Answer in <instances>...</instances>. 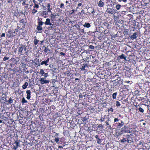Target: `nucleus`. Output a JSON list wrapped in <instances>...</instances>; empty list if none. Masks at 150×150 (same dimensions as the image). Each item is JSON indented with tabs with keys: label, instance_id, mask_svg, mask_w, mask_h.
I'll return each mask as SVG.
<instances>
[{
	"label": "nucleus",
	"instance_id": "obj_1",
	"mask_svg": "<svg viewBox=\"0 0 150 150\" xmlns=\"http://www.w3.org/2000/svg\"><path fill=\"white\" fill-rule=\"evenodd\" d=\"M87 54L86 52H82L81 53V55L82 56L83 59L84 61H86L84 63L81 64V66L80 68L82 71H84L85 72H86L88 70V66L87 64L88 61H87V59H89V57H86V58H84L85 57L83 56L85 54L86 55Z\"/></svg>",
	"mask_w": 150,
	"mask_h": 150
},
{
	"label": "nucleus",
	"instance_id": "obj_2",
	"mask_svg": "<svg viewBox=\"0 0 150 150\" xmlns=\"http://www.w3.org/2000/svg\"><path fill=\"white\" fill-rule=\"evenodd\" d=\"M46 0H33V2L34 4L33 9L32 10V13L34 14L37 12L39 8V4L43 2H45Z\"/></svg>",
	"mask_w": 150,
	"mask_h": 150
},
{
	"label": "nucleus",
	"instance_id": "obj_3",
	"mask_svg": "<svg viewBox=\"0 0 150 150\" xmlns=\"http://www.w3.org/2000/svg\"><path fill=\"white\" fill-rule=\"evenodd\" d=\"M42 19L40 17H38L37 19L38 25L36 28L37 33H41L43 31V28L42 26L44 24V22L42 21Z\"/></svg>",
	"mask_w": 150,
	"mask_h": 150
},
{
	"label": "nucleus",
	"instance_id": "obj_4",
	"mask_svg": "<svg viewBox=\"0 0 150 150\" xmlns=\"http://www.w3.org/2000/svg\"><path fill=\"white\" fill-rule=\"evenodd\" d=\"M126 137V138H123L120 140L121 142L125 143L127 142L128 143L130 144L133 142L134 137L132 134H127Z\"/></svg>",
	"mask_w": 150,
	"mask_h": 150
},
{
	"label": "nucleus",
	"instance_id": "obj_5",
	"mask_svg": "<svg viewBox=\"0 0 150 150\" xmlns=\"http://www.w3.org/2000/svg\"><path fill=\"white\" fill-rule=\"evenodd\" d=\"M114 122L117 129H120L124 125L123 121L120 120L118 117L115 118L114 119Z\"/></svg>",
	"mask_w": 150,
	"mask_h": 150
},
{
	"label": "nucleus",
	"instance_id": "obj_6",
	"mask_svg": "<svg viewBox=\"0 0 150 150\" xmlns=\"http://www.w3.org/2000/svg\"><path fill=\"white\" fill-rule=\"evenodd\" d=\"M27 52L26 46L22 45L18 47V53L20 55H24Z\"/></svg>",
	"mask_w": 150,
	"mask_h": 150
},
{
	"label": "nucleus",
	"instance_id": "obj_7",
	"mask_svg": "<svg viewBox=\"0 0 150 150\" xmlns=\"http://www.w3.org/2000/svg\"><path fill=\"white\" fill-rule=\"evenodd\" d=\"M13 30L10 29L6 32V36L7 38L13 39V38H15V35L13 34Z\"/></svg>",
	"mask_w": 150,
	"mask_h": 150
},
{
	"label": "nucleus",
	"instance_id": "obj_8",
	"mask_svg": "<svg viewBox=\"0 0 150 150\" xmlns=\"http://www.w3.org/2000/svg\"><path fill=\"white\" fill-rule=\"evenodd\" d=\"M121 132L123 134L125 133H130L131 132L130 131V129L127 126L125 125L123 127H122L121 129Z\"/></svg>",
	"mask_w": 150,
	"mask_h": 150
},
{
	"label": "nucleus",
	"instance_id": "obj_9",
	"mask_svg": "<svg viewBox=\"0 0 150 150\" xmlns=\"http://www.w3.org/2000/svg\"><path fill=\"white\" fill-rule=\"evenodd\" d=\"M47 59L46 60L45 59L43 61H42L40 63V64H39L38 65L39 66H40L41 65H45V66H48L50 64V59L49 57H46Z\"/></svg>",
	"mask_w": 150,
	"mask_h": 150
},
{
	"label": "nucleus",
	"instance_id": "obj_10",
	"mask_svg": "<svg viewBox=\"0 0 150 150\" xmlns=\"http://www.w3.org/2000/svg\"><path fill=\"white\" fill-rule=\"evenodd\" d=\"M105 12L106 13H107L109 14L114 15L115 14V10L112 8H108L107 9Z\"/></svg>",
	"mask_w": 150,
	"mask_h": 150
},
{
	"label": "nucleus",
	"instance_id": "obj_11",
	"mask_svg": "<svg viewBox=\"0 0 150 150\" xmlns=\"http://www.w3.org/2000/svg\"><path fill=\"white\" fill-rule=\"evenodd\" d=\"M21 62L23 66L25 67L28 63L27 59L24 57L22 58L21 60Z\"/></svg>",
	"mask_w": 150,
	"mask_h": 150
},
{
	"label": "nucleus",
	"instance_id": "obj_12",
	"mask_svg": "<svg viewBox=\"0 0 150 150\" xmlns=\"http://www.w3.org/2000/svg\"><path fill=\"white\" fill-rule=\"evenodd\" d=\"M10 61L11 62V63H10V65L11 67L16 64L18 62L16 59L13 58H12L11 59H10Z\"/></svg>",
	"mask_w": 150,
	"mask_h": 150
},
{
	"label": "nucleus",
	"instance_id": "obj_13",
	"mask_svg": "<svg viewBox=\"0 0 150 150\" xmlns=\"http://www.w3.org/2000/svg\"><path fill=\"white\" fill-rule=\"evenodd\" d=\"M98 6L99 7H103L105 6L103 0H100L97 2Z\"/></svg>",
	"mask_w": 150,
	"mask_h": 150
},
{
	"label": "nucleus",
	"instance_id": "obj_14",
	"mask_svg": "<svg viewBox=\"0 0 150 150\" xmlns=\"http://www.w3.org/2000/svg\"><path fill=\"white\" fill-rule=\"evenodd\" d=\"M45 78H42L40 80V81L41 84L47 83L49 82L50 81L49 80H45Z\"/></svg>",
	"mask_w": 150,
	"mask_h": 150
},
{
	"label": "nucleus",
	"instance_id": "obj_15",
	"mask_svg": "<svg viewBox=\"0 0 150 150\" xmlns=\"http://www.w3.org/2000/svg\"><path fill=\"white\" fill-rule=\"evenodd\" d=\"M44 24L45 25H49L50 26L52 25V23H51L50 20L49 18L46 19V21L44 22Z\"/></svg>",
	"mask_w": 150,
	"mask_h": 150
},
{
	"label": "nucleus",
	"instance_id": "obj_16",
	"mask_svg": "<svg viewBox=\"0 0 150 150\" xmlns=\"http://www.w3.org/2000/svg\"><path fill=\"white\" fill-rule=\"evenodd\" d=\"M40 74L44 76L45 77H47L48 76V74L45 73L44 72V70L43 69H41L39 72Z\"/></svg>",
	"mask_w": 150,
	"mask_h": 150
},
{
	"label": "nucleus",
	"instance_id": "obj_17",
	"mask_svg": "<svg viewBox=\"0 0 150 150\" xmlns=\"http://www.w3.org/2000/svg\"><path fill=\"white\" fill-rule=\"evenodd\" d=\"M26 93L27 94V98L28 100H29L31 96V91L30 90H27L26 91Z\"/></svg>",
	"mask_w": 150,
	"mask_h": 150
},
{
	"label": "nucleus",
	"instance_id": "obj_18",
	"mask_svg": "<svg viewBox=\"0 0 150 150\" xmlns=\"http://www.w3.org/2000/svg\"><path fill=\"white\" fill-rule=\"evenodd\" d=\"M39 128H40V131L42 132H43L45 130L46 128L45 126L42 125V126L40 125L38 127Z\"/></svg>",
	"mask_w": 150,
	"mask_h": 150
},
{
	"label": "nucleus",
	"instance_id": "obj_19",
	"mask_svg": "<svg viewBox=\"0 0 150 150\" xmlns=\"http://www.w3.org/2000/svg\"><path fill=\"white\" fill-rule=\"evenodd\" d=\"M137 33H134L130 37V38L132 40L136 39L137 37Z\"/></svg>",
	"mask_w": 150,
	"mask_h": 150
},
{
	"label": "nucleus",
	"instance_id": "obj_20",
	"mask_svg": "<svg viewBox=\"0 0 150 150\" xmlns=\"http://www.w3.org/2000/svg\"><path fill=\"white\" fill-rule=\"evenodd\" d=\"M103 25L104 26V27L106 29H107L108 28L109 24L107 21L103 23Z\"/></svg>",
	"mask_w": 150,
	"mask_h": 150
},
{
	"label": "nucleus",
	"instance_id": "obj_21",
	"mask_svg": "<svg viewBox=\"0 0 150 150\" xmlns=\"http://www.w3.org/2000/svg\"><path fill=\"white\" fill-rule=\"evenodd\" d=\"M39 59H37L36 58L34 60V61L33 62V63H34V64L35 65H37L38 66V65L39 64H40V63H39Z\"/></svg>",
	"mask_w": 150,
	"mask_h": 150
},
{
	"label": "nucleus",
	"instance_id": "obj_22",
	"mask_svg": "<svg viewBox=\"0 0 150 150\" xmlns=\"http://www.w3.org/2000/svg\"><path fill=\"white\" fill-rule=\"evenodd\" d=\"M47 11L51 12V10H52V8H50L51 6L50 3H47Z\"/></svg>",
	"mask_w": 150,
	"mask_h": 150
},
{
	"label": "nucleus",
	"instance_id": "obj_23",
	"mask_svg": "<svg viewBox=\"0 0 150 150\" xmlns=\"http://www.w3.org/2000/svg\"><path fill=\"white\" fill-rule=\"evenodd\" d=\"M31 1V0H23V2L22 3L23 6H25L26 3L30 4Z\"/></svg>",
	"mask_w": 150,
	"mask_h": 150
},
{
	"label": "nucleus",
	"instance_id": "obj_24",
	"mask_svg": "<svg viewBox=\"0 0 150 150\" xmlns=\"http://www.w3.org/2000/svg\"><path fill=\"white\" fill-rule=\"evenodd\" d=\"M47 14V12L46 11H42L41 13V15L44 16V17H46Z\"/></svg>",
	"mask_w": 150,
	"mask_h": 150
},
{
	"label": "nucleus",
	"instance_id": "obj_25",
	"mask_svg": "<svg viewBox=\"0 0 150 150\" xmlns=\"http://www.w3.org/2000/svg\"><path fill=\"white\" fill-rule=\"evenodd\" d=\"M83 26L84 27L89 28L91 27V25L89 23L86 22L83 25Z\"/></svg>",
	"mask_w": 150,
	"mask_h": 150
},
{
	"label": "nucleus",
	"instance_id": "obj_26",
	"mask_svg": "<svg viewBox=\"0 0 150 150\" xmlns=\"http://www.w3.org/2000/svg\"><path fill=\"white\" fill-rule=\"evenodd\" d=\"M28 85V83L27 82H25L22 86V88L23 89H25Z\"/></svg>",
	"mask_w": 150,
	"mask_h": 150
},
{
	"label": "nucleus",
	"instance_id": "obj_27",
	"mask_svg": "<svg viewBox=\"0 0 150 150\" xmlns=\"http://www.w3.org/2000/svg\"><path fill=\"white\" fill-rule=\"evenodd\" d=\"M119 57L120 59H124L125 60L126 59V57L123 54H122L121 55H120Z\"/></svg>",
	"mask_w": 150,
	"mask_h": 150
},
{
	"label": "nucleus",
	"instance_id": "obj_28",
	"mask_svg": "<svg viewBox=\"0 0 150 150\" xmlns=\"http://www.w3.org/2000/svg\"><path fill=\"white\" fill-rule=\"evenodd\" d=\"M20 28V27L18 26H17V28H16L14 30V31L13 32L14 33H15L16 34H17V33L18 32L19 29Z\"/></svg>",
	"mask_w": 150,
	"mask_h": 150
},
{
	"label": "nucleus",
	"instance_id": "obj_29",
	"mask_svg": "<svg viewBox=\"0 0 150 150\" xmlns=\"http://www.w3.org/2000/svg\"><path fill=\"white\" fill-rule=\"evenodd\" d=\"M117 94V92L114 93L112 94V98L113 99H115L116 98Z\"/></svg>",
	"mask_w": 150,
	"mask_h": 150
},
{
	"label": "nucleus",
	"instance_id": "obj_30",
	"mask_svg": "<svg viewBox=\"0 0 150 150\" xmlns=\"http://www.w3.org/2000/svg\"><path fill=\"white\" fill-rule=\"evenodd\" d=\"M8 102V103H7V104H11L13 102V100L11 98L9 99L8 101H6V102Z\"/></svg>",
	"mask_w": 150,
	"mask_h": 150
},
{
	"label": "nucleus",
	"instance_id": "obj_31",
	"mask_svg": "<svg viewBox=\"0 0 150 150\" xmlns=\"http://www.w3.org/2000/svg\"><path fill=\"white\" fill-rule=\"evenodd\" d=\"M50 50L48 48V46L45 47L44 50V51L45 53H47L48 51L50 52Z\"/></svg>",
	"mask_w": 150,
	"mask_h": 150
},
{
	"label": "nucleus",
	"instance_id": "obj_32",
	"mask_svg": "<svg viewBox=\"0 0 150 150\" xmlns=\"http://www.w3.org/2000/svg\"><path fill=\"white\" fill-rule=\"evenodd\" d=\"M39 41L37 39H35L34 41V44L35 45H36L38 44Z\"/></svg>",
	"mask_w": 150,
	"mask_h": 150
},
{
	"label": "nucleus",
	"instance_id": "obj_33",
	"mask_svg": "<svg viewBox=\"0 0 150 150\" xmlns=\"http://www.w3.org/2000/svg\"><path fill=\"white\" fill-rule=\"evenodd\" d=\"M22 103L23 104H24L27 103V101L25 100L24 98H23L22 100Z\"/></svg>",
	"mask_w": 150,
	"mask_h": 150
},
{
	"label": "nucleus",
	"instance_id": "obj_34",
	"mask_svg": "<svg viewBox=\"0 0 150 150\" xmlns=\"http://www.w3.org/2000/svg\"><path fill=\"white\" fill-rule=\"evenodd\" d=\"M121 6L120 5L118 4L116 5L115 7L117 10H119Z\"/></svg>",
	"mask_w": 150,
	"mask_h": 150
},
{
	"label": "nucleus",
	"instance_id": "obj_35",
	"mask_svg": "<svg viewBox=\"0 0 150 150\" xmlns=\"http://www.w3.org/2000/svg\"><path fill=\"white\" fill-rule=\"evenodd\" d=\"M122 134H123V133L122 132H121V130L120 132H117L116 133V135L117 136H120V135H121Z\"/></svg>",
	"mask_w": 150,
	"mask_h": 150
},
{
	"label": "nucleus",
	"instance_id": "obj_36",
	"mask_svg": "<svg viewBox=\"0 0 150 150\" xmlns=\"http://www.w3.org/2000/svg\"><path fill=\"white\" fill-rule=\"evenodd\" d=\"M54 140L58 144L59 141V138L58 137H55L54 139Z\"/></svg>",
	"mask_w": 150,
	"mask_h": 150
},
{
	"label": "nucleus",
	"instance_id": "obj_37",
	"mask_svg": "<svg viewBox=\"0 0 150 150\" xmlns=\"http://www.w3.org/2000/svg\"><path fill=\"white\" fill-rule=\"evenodd\" d=\"M19 22L21 23H22L23 24H25V22L24 21V19H21L20 21H19Z\"/></svg>",
	"mask_w": 150,
	"mask_h": 150
},
{
	"label": "nucleus",
	"instance_id": "obj_38",
	"mask_svg": "<svg viewBox=\"0 0 150 150\" xmlns=\"http://www.w3.org/2000/svg\"><path fill=\"white\" fill-rule=\"evenodd\" d=\"M50 16L52 19H52H54L55 18L56 15H55V14H53L52 13L51 14Z\"/></svg>",
	"mask_w": 150,
	"mask_h": 150
},
{
	"label": "nucleus",
	"instance_id": "obj_39",
	"mask_svg": "<svg viewBox=\"0 0 150 150\" xmlns=\"http://www.w3.org/2000/svg\"><path fill=\"white\" fill-rule=\"evenodd\" d=\"M139 110L141 112L143 113L144 112V109L141 107H139L138 108Z\"/></svg>",
	"mask_w": 150,
	"mask_h": 150
},
{
	"label": "nucleus",
	"instance_id": "obj_40",
	"mask_svg": "<svg viewBox=\"0 0 150 150\" xmlns=\"http://www.w3.org/2000/svg\"><path fill=\"white\" fill-rule=\"evenodd\" d=\"M116 106L117 107H119L121 105L120 103L118 101H116Z\"/></svg>",
	"mask_w": 150,
	"mask_h": 150
},
{
	"label": "nucleus",
	"instance_id": "obj_41",
	"mask_svg": "<svg viewBox=\"0 0 150 150\" xmlns=\"http://www.w3.org/2000/svg\"><path fill=\"white\" fill-rule=\"evenodd\" d=\"M97 143L98 144H100L101 142V140L100 139L98 138V139H97Z\"/></svg>",
	"mask_w": 150,
	"mask_h": 150
},
{
	"label": "nucleus",
	"instance_id": "obj_42",
	"mask_svg": "<svg viewBox=\"0 0 150 150\" xmlns=\"http://www.w3.org/2000/svg\"><path fill=\"white\" fill-rule=\"evenodd\" d=\"M60 7L62 8H64V5L63 3H61L60 6Z\"/></svg>",
	"mask_w": 150,
	"mask_h": 150
},
{
	"label": "nucleus",
	"instance_id": "obj_43",
	"mask_svg": "<svg viewBox=\"0 0 150 150\" xmlns=\"http://www.w3.org/2000/svg\"><path fill=\"white\" fill-rule=\"evenodd\" d=\"M145 105L146 106H147V108H148V110H147V112H150V106H149V105Z\"/></svg>",
	"mask_w": 150,
	"mask_h": 150
},
{
	"label": "nucleus",
	"instance_id": "obj_44",
	"mask_svg": "<svg viewBox=\"0 0 150 150\" xmlns=\"http://www.w3.org/2000/svg\"><path fill=\"white\" fill-rule=\"evenodd\" d=\"M119 2H126L127 0H117Z\"/></svg>",
	"mask_w": 150,
	"mask_h": 150
},
{
	"label": "nucleus",
	"instance_id": "obj_45",
	"mask_svg": "<svg viewBox=\"0 0 150 150\" xmlns=\"http://www.w3.org/2000/svg\"><path fill=\"white\" fill-rule=\"evenodd\" d=\"M110 111H111L112 112H113V109L112 108V107L110 108L108 110V112H110Z\"/></svg>",
	"mask_w": 150,
	"mask_h": 150
},
{
	"label": "nucleus",
	"instance_id": "obj_46",
	"mask_svg": "<svg viewBox=\"0 0 150 150\" xmlns=\"http://www.w3.org/2000/svg\"><path fill=\"white\" fill-rule=\"evenodd\" d=\"M9 59V57H4V58L3 59V60L4 61H5L7 60H8V59Z\"/></svg>",
	"mask_w": 150,
	"mask_h": 150
},
{
	"label": "nucleus",
	"instance_id": "obj_47",
	"mask_svg": "<svg viewBox=\"0 0 150 150\" xmlns=\"http://www.w3.org/2000/svg\"><path fill=\"white\" fill-rule=\"evenodd\" d=\"M89 48L93 50L94 49V47L93 46L90 45L89 46Z\"/></svg>",
	"mask_w": 150,
	"mask_h": 150
},
{
	"label": "nucleus",
	"instance_id": "obj_48",
	"mask_svg": "<svg viewBox=\"0 0 150 150\" xmlns=\"http://www.w3.org/2000/svg\"><path fill=\"white\" fill-rule=\"evenodd\" d=\"M105 118L103 117H101V119L99 120L101 122H103L104 121Z\"/></svg>",
	"mask_w": 150,
	"mask_h": 150
},
{
	"label": "nucleus",
	"instance_id": "obj_49",
	"mask_svg": "<svg viewBox=\"0 0 150 150\" xmlns=\"http://www.w3.org/2000/svg\"><path fill=\"white\" fill-rule=\"evenodd\" d=\"M97 128H98L99 127H101L102 128H103V126L102 124H100L98 125V126L97 127Z\"/></svg>",
	"mask_w": 150,
	"mask_h": 150
},
{
	"label": "nucleus",
	"instance_id": "obj_50",
	"mask_svg": "<svg viewBox=\"0 0 150 150\" xmlns=\"http://www.w3.org/2000/svg\"><path fill=\"white\" fill-rule=\"evenodd\" d=\"M18 146H15L14 145H13V150H16L17 149V148L18 147Z\"/></svg>",
	"mask_w": 150,
	"mask_h": 150
},
{
	"label": "nucleus",
	"instance_id": "obj_51",
	"mask_svg": "<svg viewBox=\"0 0 150 150\" xmlns=\"http://www.w3.org/2000/svg\"><path fill=\"white\" fill-rule=\"evenodd\" d=\"M79 13L80 15H81V13H82L83 14H85V13L84 10L82 9L81 11V13Z\"/></svg>",
	"mask_w": 150,
	"mask_h": 150
},
{
	"label": "nucleus",
	"instance_id": "obj_52",
	"mask_svg": "<svg viewBox=\"0 0 150 150\" xmlns=\"http://www.w3.org/2000/svg\"><path fill=\"white\" fill-rule=\"evenodd\" d=\"M29 3H26L25 4V8H27L28 7V6L29 5Z\"/></svg>",
	"mask_w": 150,
	"mask_h": 150
},
{
	"label": "nucleus",
	"instance_id": "obj_53",
	"mask_svg": "<svg viewBox=\"0 0 150 150\" xmlns=\"http://www.w3.org/2000/svg\"><path fill=\"white\" fill-rule=\"evenodd\" d=\"M5 36V34L4 33H3L0 36L1 37H4Z\"/></svg>",
	"mask_w": 150,
	"mask_h": 150
},
{
	"label": "nucleus",
	"instance_id": "obj_54",
	"mask_svg": "<svg viewBox=\"0 0 150 150\" xmlns=\"http://www.w3.org/2000/svg\"><path fill=\"white\" fill-rule=\"evenodd\" d=\"M13 2V0H7V2L8 3H12Z\"/></svg>",
	"mask_w": 150,
	"mask_h": 150
},
{
	"label": "nucleus",
	"instance_id": "obj_55",
	"mask_svg": "<svg viewBox=\"0 0 150 150\" xmlns=\"http://www.w3.org/2000/svg\"><path fill=\"white\" fill-rule=\"evenodd\" d=\"M15 144H16V146H19V143L17 141H15Z\"/></svg>",
	"mask_w": 150,
	"mask_h": 150
},
{
	"label": "nucleus",
	"instance_id": "obj_56",
	"mask_svg": "<svg viewBox=\"0 0 150 150\" xmlns=\"http://www.w3.org/2000/svg\"><path fill=\"white\" fill-rule=\"evenodd\" d=\"M96 87L98 89H99V85L98 83H96Z\"/></svg>",
	"mask_w": 150,
	"mask_h": 150
},
{
	"label": "nucleus",
	"instance_id": "obj_57",
	"mask_svg": "<svg viewBox=\"0 0 150 150\" xmlns=\"http://www.w3.org/2000/svg\"><path fill=\"white\" fill-rule=\"evenodd\" d=\"M91 12V13L92 14H94V13H95V11H94V9L93 8V10H92V11Z\"/></svg>",
	"mask_w": 150,
	"mask_h": 150
},
{
	"label": "nucleus",
	"instance_id": "obj_58",
	"mask_svg": "<svg viewBox=\"0 0 150 150\" xmlns=\"http://www.w3.org/2000/svg\"><path fill=\"white\" fill-rule=\"evenodd\" d=\"M131 5V4H127L126 6H128V7H127L129 9L131 8V6H130Z\"/></svg>",
	"mask_w": 150,
	"mask_h": 150
},
{
	"label": "nucleus",
	"instance_id": "obj_59",
	"mask_svg": "<svg viewBox=\"0 0 150 150\" xmlns=\"http://www.w3.org/2000/svg\"><path fill=\"white\" fill-rule=\"evenodd\" d=\"M42 7H43V8L44 9H45V10H46V9L47 8H46V7L44 5H42Z\"/></svg>",
	"mask_w": 150,
	"mask_h": 150
},
{
	"label": "nucleus",
	"instance_id": "obj_60",
	"mask_svg": "<svg viewBox=\"0 0 150 150\" xmlns=\"http://www.w3.org/2000/svg\"><path fill=\"white\" fill-rule=\"evenodd\" d=\"M128 32L127 31H124V35L125 34H128Z\"/></svg>",
	"mask_w": 150,
	"mask_h": 150
},
{
	"label": "nucleus",
	"instance_id": "obj_61",
	"mask_svg": "<svg viewBox=\"0 0 150 150\" xmlns=\"http://www.w3.org/2000/svg\"><path fill=\"white\" fill-rule=\"evenodd\" d=\"M60 54L61 55H64V56L65 55V53H63V52H61L60 53Z\"/></svg>",
	"mask_w": 150,
	"mask_h": 150
},
{
	"label": "nucleus",
	"instance_id": "obj_62",
	"mask_svg": "<svg viewBox=\"0 0 150 150\" xmlns=\"http://www.w3.org/2000/svg\"><path fill=\"white\" fill-rule=\"evenodd\" d=\"M82 5V4L81 3H79L78 5V7H79V6H81Z\"/></svg>",
	"mask_w": 150,
	"mask_h": 150
},
{
	"label": "nucleus",
	"instance_id": "obj_63",
	"mask_svg": "<svg viewBox=\"0 0 150 150\" xmlns=\"http://www.w3.org/2000/svg\"><path fill=\"white\" fill-rule=\"evenodd\" d=\"M95 138H96L97 139H98L99 138L98 137V136L97 135H96L95 136Z\"/></svg>",
	"mask_w": 150,
	"mask_h": 150
},
{
	"label": "nucleus",
	"instance_id": "obj_64",
	"mask_svg": "<svg viewBox=\"0 0 150 150\" xmlns=\"http://www.w3.org/2000/svg\"><path fill=\"white\" fill-rule=\"evenodd\" d=\"M108 121H107L106 122V125H109L108 122Z\"/></svg>",
	"mask_w": 150,
	"mask_h": 150
}]
</instances>
